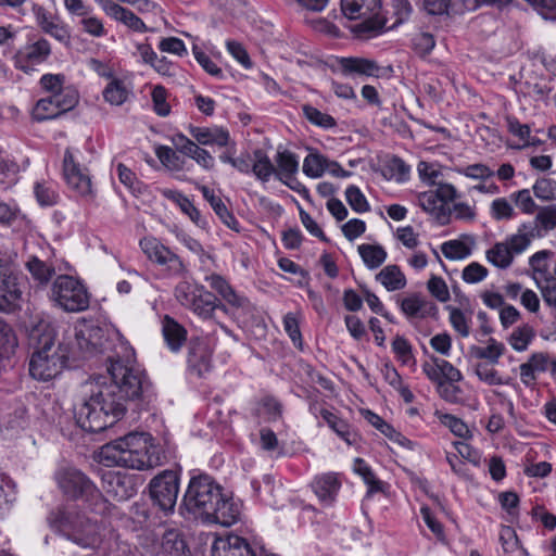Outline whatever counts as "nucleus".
I'll return each mask as SVG.
<instances>
[{
	"label": "nucleus",
	"instance_id": "f257e3e1",
	"mask_svg": "<svg viewBox=\"0 0 556 556\" xmlns=\"http://www.w3.org/2000/svg\"><path fill=\"white\" fill-rule=\"evenodd\" d=\"M119 350L109 358L110 383L96 377L83 386L84 399L75 407V419L85 431L97 433L112 427L125 415L127 401L138 399L149 388L134 349L121 343Z\"/></svg>",
	"mask_w": 556,
	"mask_h": 556
},
{
	"label": "nucleus",
	"instance_id": "f03ea898",
	"mask_svg": "<svg viewBox=\"0 0 556 556\" xmlns=\"http://www.w3.org/2000/svg\"><path fill=\"white\" fill-rule=\"evenodd\" d=\"M98 457L108 467L121 466L135 470H149L161 464L151 435L144 432H130L104 444Z\"/></svg>",
	"mask_w": 556,
	"mask_h": 556
},
{
	"label": "nucleus",
	"instance_id": "7ed1b4c3",
	"mask_svg": "<svg viewBox=\"0 0 556 556\" xmlns=\"http://www.w3.org/2000/svg\"><path fill=\"white\" fill-rule=\"evenodd\" d=\"M38 348L29 361V374L39 381H49L59 376L66 365L68 353L54 343L53 329L48 323L40 321L31 331Z\"/></svg>",
	"mask_w": 556,
	"mask_h": 556
},
{
	"label": "nucleus",
	"instance_id": "20e7f679",
	"mask_svg": "<svg viewBox=\"0 0 556 556\" xmlns=\"http://www.w3.org/2000/svg\"><path fill=\"white\" fill-rule=\"evenodd\" d=\"M48 521L51 527L62 531L67 540L83 548H98L105 536L106 527L102 520H93L71 508L52 511Z\"/></svg>",
	"mask_w": 556,
	"mask_h": 556
},
{
	"label": "nucleus",
	"instance_id": "39448f33",
	"mask_svg": "<svg viewBox=\"0 0 556 556\" xmlns=\"http://www.w3.org/2000/svg\"><path fill=\"white\" fill-rule=\"evenodd\" d=\"M56 481L60 489L68 497H83L92 513L100 516L110 513L111 504L81 471L75 468L61 469L56 472Z\"/></svg>",
	"mask_w": 556,
	"mask_h": 556
},
{
	"label": "nucleus",
	"instance_id": "423d86ee",
	"mask_svg": "<svg viewBox=\"0 0 556 556\" xmlns=\"http://www.w3.org/2000/svg\"><path fill=\"white\" fill-rule=\"evenodd\" d=\"M223 492V488L208 475L194 476L184 494L181 508L192 517L204 520L217 505Z\"/></svg>",
	"mask_w": 556,
	"mask_h": 556
},
{
	"label": "nucleus",
	"instance_id": "0eeeda50",
	"mask_svg": "<svg viewBox=\"0 0 556 556\" xmlns=\"http://www.w3.org/2000/svg\"><path fill=\"white\" fill-rule=\"evenodd\" d=\"M341 10L350 20H359L353 31L359 36L374 37L380 34L387 24L381 15L380 0H341Z\"/></svg>",
	"mask_w": 556,
	"mask_h": 556
},
{
	"label": "nucleus",
	"instance_id": "6e6552de",
	"mask_svg": "<svg viewBox=\"0 0 556 556\" xmlns=\"http://www.w3.org/2000/svg\"><path fill=\"white\" fill-rule=\"evenodd\" d=\"M175 298L184 307L190 309L203 320L213 319L216 309L228 312L227 305L202 285L181 281L175 288Z\"/></svg>",
	"mask_w": 556,
	"mask_h": 556
},
{
	"label": "nucleus",
	"instance_id": "1a4fd4ad",
	"mask_svg": "<svg viewBox=\"0 0 556 556\" xmlns=\"http://www.w3.org/2000/svg\"><path fill=\"white\" fill-rule=\"evenodd\" d=\"M49 299L59 308L78 313L89 307L90 295L86 286L70 275L58 276L50 288Z\"/></svg>",
	"mask_w": 556,
	"mask_h": 556
},
{
	"label": "nucleus",
	"instance_id": "9d476101",
	"mask_svg": "<svg viewBox=\"0 0 556 556\" xmlns=\"http://www.w3.org/2000/svg\"><path fill=\"white\" fill-rule=\"evenodd\" d=\"M139 247L151 263L163 269L166 277L180 278L188 274L187 263L161 239L146 236L140 239Z\"/></svg>",
	"mask_w": 556,
	"mask_h": 556
},
{
	"label": "nucleus",
	"instance_id": "9b49d317",
	"mask_svg": "<svg viewBox=\"0 0 556 556\" xmlns=\"http://www.w3.org/2000/svg\"><path fill=\"white\" fill-rule=\"evenodd\" d=\"M52 54V47L45 37L34 35L13 55L14 67L26 75L38 72Z\"/></svg>",
	"mask_w": 556,
	"mask_h": 556
},
{
	"label": "nucleus",
	"instance_id": "f8f14e48",
	"mask_svg": "<svg viewBox=\"0 0 556 556\" xmlns=\"http://www.w3.org/2000/svg\"><path fill=\"white\" fill-rule=\"evenodd\" d=\"M150 497L164 513H173L179 493V478L173 470H164L149 483Z\"/></svg>",
	"mask_w": 556,
	"mask_h": 556
},
{
	"label": "nucleus",
	"instance_id": "ddd939ff",
	"mask_svg": "<svg viewBox=\"0 0 556 556\" xmlns=\"http://www.w3.org/2000/svg\"><path fill=\"white\" fill-rule=\"evenodd\" d=\"M63 175L67 186L80 197L92 194V184L86 167L81 166L74 152L66 149L63 159Z\"/></svg>",
	"mask_w": 556,
	"mask_h": 556
},
{
	"label": "nucleus",
	"instance_id": "4468645a",
	"mask_svg": "<svg viewBox=\"0 0 556 556\" xmlns=\"http://www.w3.org/2000/svg\"><path fill=\"white\" fill-rule=\"evenodd\" d=\"M311 488L323 506L331 507L337 502L342 488V475L333 471L316 475L311 482Z\"/></svg>",
	"mask_w": 556,
	"mask_h": 556
},
{
	"label": "nucleus",
	"instance_id": "2eb2a0df",
	"mask_svg": "<svg viewBox=\"0 0 556 556\" xmlns=\"http://www.w3.org/2000/svg\"><path fill=\"white\" fill-rule=\"evenodd\" d=\"M242 504L231 494L223 492L217 505L210 510L204 519L207 522L230 527L240 520Z\"/></svg>",
	"mask_w": 556,
	"mask_h": 556
},
{
	"label": "nucleus",
	"instance_id": "dca6fc26",
	"mask_svg": "<svg viewBox=\"0 0 556 556\" xmlns=\"http://www.w3.org/2000/svg\"><path fill=\"white\" fill-rule=\"evenodd\" d=\"M337 71L343 76L356 77H376L382 76V67L371 59L350 56L338 58L336 61Z\"/></svg>",
	"mask_w": 556,
	"mask_h": 556
},
{
	"label": "nucleus",
	"instance_id": "f3484780",
	"mask_svg": "<svg viewBox=\"0 0 556 556\" xmlns=\"http://www.w3.org/2000/svg\"><path fill=\"white\" fill-rule=\"evenodd\" d=\"M66 93L61 98L48 96L39 99L33 108L31 116L37 122L53 119L71 111L78 102L73 101Z\"/></svg>",
	"mask_w": 556,
	"mask_h": 556
},
{
	"label": "nucleus",
	"instance_id": "a211bd4d",
	"mask_svg": "<svg viewBox=\"0 0 556 556\" xmlns=\"http://www.w3.org/2000/svg\"><path fill=\"white\" fill-rule=\"evenodd\" d=\"M75 344L83 354L100 352L104 343V331L101 327L87 323H77L74 327Z\"/></svg>",
	"mask_w": 556,
	"mask_h": 556
},
{
	"label": "nucleus",
	"instance_id": "6ab92c4d",
	"mask_svg": "<svg viewBox=\"0 0 556 556\" xmlns=\"http://www.w3.org/2000/svg\"><path fill=\"white\" fill-rule=\"evenodd\" d=\"M215 344L211 338H195L190 342L188 365L198 376L208 372L212 366V355Z\"/></svg>",
	"mask_w": 556,
	"mask_h": 556
},
{
	"label": "nucleus",
	"instance_id": "aec40b11",
	"mask_svg": "<svg viewBox=\"0 0 556 556\" xmlns=\"http://www.w3.org/2000/svg\"><path fill=\"white\" fill-rule=\"evenodd\" d=\"M208 286L232 308L242 312H249L251 308L250 301L239 294L229 283V281L219 274H211L205 276Z\"/></svg>",
	"mask_w": 556,
	"mask_h": 556
},
{
	"label": "nucleus",
	"instance_id": "412c9836",
	"mask_svg": "<svg viewBox=\"0 0 556 556\" xmlns=\"http://www.w3.org/2000/svg\"><path fill=\"white\" fill-rule=\"evenodd\" d=\"M102 488L106 494L117 501H126L137 493L132 477L115 471L103 473Z\"/></svg>",
	"mask_w": 556,
	"mask_h": 556
},
{
	"label": "nucleus",
	"instance_id": "4be33fe9",
	"mask_svg": "<svg viewBox=\"0 0 556 556\" xmlns=\"http://www.w3.org/2000/svg\"><path fill=\"white\" fill-rule=\"evenodd\" d=\"M212 556H258L257 549L238 535L217 538L212 545Z\"/></svg>",
	"mask_w": 556,
	"mask_h": 556
},
{
	"label": "nucleus",
	"instance_id": "5701e85b",
	"mask_svg": "<svg viewBox=\"0 0 556 556\" xmlns=\"http://www.w3.org/2000/svg\"><path fill=\"white\" fill-rule=\"evenodd\" d=\"M97 3L109 17L124 24L129 29L137 33H146L148 30V27L140 17L115 1L97 0Z\"/></svg>",
	"mask_w": 556,
	"mask_h": 556
},
{
	"label": "nucleus",
	"instance_id": "b1692460",
	"mask_svg": "<svg viewBox=\"0 0 556 556\" xmlns=\"http://www.w3.org/2000/svg\"><path fill=\"white\" fill-rule=\"evenodd\" d=\"M22 298L21 286L17 277L9 269L0 278V311L9 312L14 309Z\"/></svg>",
	"mask_w": 556,
	"mask_h": 556
},
{
	"label": "nucleus",
	"instance_id": "393cba45",
	"mask_svg": "<svg viewBox=\"0 0 556 556\" xmlns=\"http://www.w3.org/2000/svg\"><path fill=\"white\" fill-rule=\"evenodd\" d=\"M190 136L201 146L227 147L230 142L229 131L217 126L199 127L190 125Z\"/></svg>",
	"mask_w": 556,
	"mask_h": 556
},
{
	"label": "nucleus",
	"instance_id": "a878e982",
	"mask_svg": "<svg viewBox=\"0 0 556 556\" xmlns=\"http://www.w3.org/2000/svg\"><path fill=\"white\" fill-rule=\"evenodd\" d=\"M66 78L64 74L58 73H47L43 74L38 85L43 92L49 93V96H55V98H61L63 94L70 96L73 101L78 102V92L75 88L70 85H66Z\"/></svg>",
	"mask_w": 556,
	"mask_h": 556
},
{
	"label": "nucleus",
	"instance_id": "bb28decb",
	"mask_svg": "<svg viewBox=\"0 0 556 556\" xmlns=\"http://www.w3.org/2000/svg\"><path fill=\"white\" fill-rule=\"evenodd\" d=\"M418 205L431 215L440 225H446L451 219V208L443 205L442 201L433 192L428 190L417 195Z\"/></svg>",
	"mask_w": 556,
	"mask_h": 556
},
{
	"label": "nucleus",
	"instance_id": "cd10ccee",
	"mask_svg": "<svg viewBox=\"0 0 556 556\" xmlns=\"http://www.w3.org/2000/svg\"><path fill=\"white\" fill-rule=\"evenodd\" d=\"M160 194L175 203L184 214H186L197 226L204 228L206 220L202 218L200 211L193 205L192 201L182 192L176 189L162 188Z\"/></svg>",
	"mask_w": 556,
	"mask_h": 556
},
{
	"label": "nucleus",
	"instance_id": "c85d7f7f",
	"mask_svg": "<svg viewBox=\"0 0 556 556\" xmlns=\"http://www.w3.org/2000/svg\"><path fill=\"white\" fill-rule=\"evenodd\" d=\"M189 548L177 529H166L159 543L157 556H188Z\"/></svg>",
	"mask_w": 556,
	"mask_h": 556
},
{
	"label": "nucleus",
	"instance_id": "c756f323",
	"mask_svg": "<svg viewBox=\"0 0 556 556\" xmlns=\"http://www.w3.org/2000/svg\"><path fill=\"white\" fill-rule=\"evenodd\" d=\"M200 191L203 198L210 203L215 214L219 217L222 223L226 225L229 229L239 232L241 229L240 223L235 217V215L227 208L224 201L206 186H202L200 188Z\"/></svg>",
	"mask_w": 556,
	"mask_h": 556
},
{
	"label": "nucleus",
	"instance_id": "7c9ffc66",
	"mask_svg": "<svg viewBox=\"0 0 556 556\" xmlns=\"http://www.w3.org/2000/svg\"><path fill=\"white\" fill-rule=\"evenodd\" d=\"M162 333L167 346L173 352H178L187 340V330L168 315L162 319Z\"/></svg>",
	"mask_w": 556,
	"mask_h": 556
},
{
	"label": "nucleus",
	"instance_id": "2f4dec72",
	"mask_svg": "<svg viewBox=\"0 0 556 556\" xmlns=\"http://www.w3.org/2000/svg\"><path fill=\"white\" fill-rule=\"evenodd\" d=\"M538 230L535 226H532V223H522L516 233L509 236L504 242L511 250L513 255L521 254L525 252L529 245L531 244L534 238H538Z\"/></svg>",
	"mask_w": 556,
	"mask_h": 556
},
{
	"label": "nucleus",
	"instance_id": "473e14b6",
	"mask_svg": "<svg viewBox=\"0 0 556 556\" xmlns=\"http://www.w3.org/2000/svg\"><path fill=\"white\" fill-rule=\"evenodd\" d=\"M320 416L329 428L346 444L353 445L357 442L358 435L344 419L338 417L328 409H321Z\"/></svg>",
	"mask_w": 556,
	"mask_h": 556
},
{
	"label": "nucleus",
	"instance_id": "72a5a7b5",
	"mask_svg": "<svg viewBox=\"0 0 556 556\" xmlns=\"http://www.w3.org/2000/svg\"><path fill=\"white\" fill-rule=\"evenodd\" d=\"M553 256V252L548 250H542L535 252L529 258V266L532 270V278L536 283L554 278V270H551V257Z\"/></svg>",
	"mask_w": 556,
	"mask_h": 556
},
{
	"label": "nucleus",
	"instance_id": "f704fd0d",
	"mask_svg": "<svg viewBox=\"0 0 556 556\" xmlns=\"http://www.w3.org/2000/svg\"><path fill=\"white\" fill-rule=\"evenodd\" d=\"M376 280L389 292L402 290L407 285L406 277L397 265H387L383 267L377 274Z\"/></svg>",
	"mask_w": 556,
	"mask_h": 556
},
{
	"label": "nucleus",
	"instance_id": "c9c22d12",
	"mask_svg": "<svg viewBox=\"0 0 556 556\" xmlns=\"http://www.w3.org/2000/svg\"><path fill=\"white\" fill-rule=\"evenodd\" d=\"M252 488L270 506H279V495L282 492L281 485L276 484L270 475H264L261 481H252Z\"/></svg>",
	"mask_w": 556,
	"mask_h": 556
},
{
	"label": "nucleus",
	"instance_id": "e433bc0d",
	"mask_svg": "<svg viewBox=\"0 0 556 556\" xmlns=\"http://www.w3.org/2000/svg\"><path fill=\"white\" fill-rule=\"evenodd\" d=\"M102 94L105 102L118 106L128 100L131 89L124 80L112 78L103 89Z\"/></svg>",
	"mask_w": 556,
	"mask_h": 556
},
{
	"label": "nucleus",
	"instance_id": "4c0bfd02",
	"mask_svg": "<svg viewBox=\"0 0 556 556\" xmlns=\"http://www.w3.org/2000/svg\"><path fill=\"white\" fill-rule=\"evenodd\" d=\"M401 311L407 318H424L433 307L418 294H410L401 301Z\"/></svg>",
	"mask_w": 556,
	"mask_h": 556
},
{
	"label": "nucleus",
	"instance_id": "58836bf2",
	"mask_svg": "<svg viewBox=\"0 0 556 556\" xmlns=\"http://www.w3.org/2000/svg\"><path fill=\"white\" fill-rule=\"evenodd\" d=\"M251 173L263 184L269 181L273 176L275 177L276 167L268 155L261 149H256L253 152Z\"/></svg>",
	"mask_w": 556,
	"mask_h": 556
},
{
	"label": "nucleus",
	"instance_id": "ea45409f",
	"mask_svg": "<svg viewBox=\"0 0 556 556\" xmlns=\"http://www.w3.org/2000/svg\"><path fill=\"white\" fill-rule=\"evenodd\" d=\"M532 223L536 227L538 238L544 237L556 228V204L545 205L538 208Z\"/></svg>",
	"mask_w": 556,
	"mask_h": 556
},
{
	"label": "nucleus",
	"instance_id": "a19ab883",
	"mask_svg": "<svg viewBox=\"0 0 556 556\" xmlns=\"http://www.w3.org/2000/svg\"><path fill=\"white\" fill-rule=\"evenodd\" d=\"M534 339V328L529 324H523L511 331L507 338V342L514 351L521 353L528 350Z\"/></svg>",
	"mask_w": 556,
	"mask_h": 556
},
{
	"label": "nucleus",
	"instance_id": "79ce46f5",
	"mask_svg": "<svg viewBox=\"0 0 556 556\" xmlns=\"http://www.w3.org/2000/svg\"><path fill=\"white\" fill-rule=\"evenodd\" d=\"M506 348L503 342L494 338H489L484 346H472L471 352L475 357L486 359L490 364L496 365L504 355Z\"/></svg>",
	"mask_w": 556,
	"mask_h": 556
},
{
	"label": "nucleus",
	"instance_id": "37998d69",
	"mask_svg": "<svg viewBox=\"0 0 556 556\" xmlns=\"http://www.w3.org/2000/svg\"><path fill=\"white\" fill-rule=\"evenodd\" d=\"M353 471L362 477L368 486V494L383 491L384 483L376 477L371 467L363 458L357 457L354 459Z\"/></svg>",
	"mask_w": 556,
	"mask_h": 556
},
{
	"label": "nucleus",
	"instance_id": "c03bdc74",
	"mask_svg": "<svg viewBox=\"0 0 556 556\" xmlns=\"http://www.w3.org/2000/svg\"><path fill=\"white\" fill-rule=\"evenodd\" d=\"M277 164L275 178L279 181L290 176H295L299 170V161L290 151L278 152L275 156Z\"/></svg>",
	"mask_w": 556,
	"mask_h": 556
},
{
	"label": "nucleus",
	"instance_id": "a18cd8bd",
	"mask_svg": "<svg viewBox=\"0 0 556 556\" xmlns=\"http://www.w3.org/2000/svg\"><path fill=\"white\" fill-rule=\"evenodd\" d=\"M34 194L41 206H53L60 200L58 185L53 181H37L34 186Z\"/></svg>",
	"mask_w": 556,
	"mask_h": 556
},
{
	"label": "nucleus",
	"instance_id": "49530a36",
	"mask_svg": "<svg viewBox=\"0 0 556 556\" xmlns=\"http://www.w3.org/2000/svg\"><path fill=\"white\" fill-rule=\"evenodd\" d=\"M328 157L316 150H312L303 161V173L313 179L320 178L327 169Z\"/></svg>",
	"mask_w": 556,
	"mask_h": 556
},
{
	"label": "nucleus",
	"instance_id": "de8ad7c7",
	"mask_svg": "<svg viewBox=\"0 0 556 556\" xmlns=\"http://www.w3.org/2000/svg\"><path fill=\"white\" fill-rule=\"evenodd\" d=\"M358 253L369 269H376L387 260V251L378 244L364 243L358 245Z\"/></svg>",
	"mask_w": 556,
	"mask_h": 556
},
{
	"label": "nucleus",
	"instance_id": "09e8293b",
	"mask_svg": "<svg viewBox=\"0 0 556 556\" xmlns=\"http://www.w3.org/2000/svg\"><path fill=\"white\" fill-rule=\"evenodd\" d=\"M488 262L495 267L505 269L513 263L514 255L505 242H497L485 253Z\"/></svg>",
	"mask_w": 556,
	"mask_h": 556
},
{
	"label": "nucleus",
	"instance_id": "8fccbe9b",
	"mask_svg": "<svg viewBox=\"0 0 556 556\" xmlns=\"http://www.w3.org/2000/svg\"><path fill=\"white\" fill-rule=\"evenodd\" d=\"M448 320L453 329L462 337L467 338L470 334L472 323V313L465 312L456 307L448 308Z\"/></svg>",
	"mask_w": 556,
	"mask_h": 556
},
{
	"label": "nucleus",
	"instance_id": "3c124183",
	"mask_svg": "<svg viewBox=\"0 0 556 556\" xmlns=\"http://www.w3.org/2000/svg\"><path fill=\"white\" fill-rule=\"evenodd\" d=\"M16 500V486L13 480L0 472V515L9 511Z\"/></svg>",
	"mask_w": 556,
	"mask_h": 556
},
{
	"label": "nucleus",
	"instance_id": "603ef678",
	"mask_svg": "<svg viewBox=\"0 0 556 556\" xmlns=\"http://www.w3.org/2000/svg\"><path fill=\"white\" fill-rule=\"evenodd\" d=\"M16 345V339L14 337L12 328L0 319V372L3 370L5 359L13 352Z\"/></svg>",
	"mask_w": 556,
	"mask_h": 556
},
{
	"label": "nucleus",
	"instance_id": "864d4df0",
	"mask_svg": "<svg viewBox=\"0 0 556 556\" xmlns=\"http://www.w3.org/2000/svg\"><path fill=\"white\" fill-rule=\"evenodd\" d=\"M490 216L496 222L511 220L517 213L511 202L504 197L494 199L490 204Z\"/></svg>",
	"mask_w": 556,
	"mask_h": 556
},
{
	"label": "nucleus",
	"instance_id": "5fc2aeb1",
	"mask_svg": "<svg viewBox=\"0 0 556 556\" xmlns=\"http://www.w3.org/2000/svg\"><path fill=\"white\" fill-rule=\"evenodd\" d=\"M505 123H506L508 132L519 140V144L516 146L515 148L516 149L527 148V143L531 136L530 125L520 123V121L513 115H507L505 117Z\"/></svg>",
	"mask_w": 556,
	"mask_h": 556
},
{
	"label": "nucleus",
	"instance_id": "6e6d98bb",
	"mask_svg": "<svg viewBox=\"0 0 556 556\" xmlns=\"http://www.w3.org/2000/svg\"><path fill=\"white\" fill-rule=\"evenodd\" d=\"M454 172L458 175L465 176L466 178L478 181H488L494 176V170L483 163L457 166L454 168Z\"/></svg>",
	"mask_w": 556,
	"mask_h": 556
},
{
	"label": "nucleus",
	"instance_id": "4d7b16f0",
	"mask_svg": "<svg viewBox=\"0 0 556 556\" xmlns=\"http://www.w3.org/2000/svg\"><path fill=\"white\" fill-rule=\"evenodd\" d=\"M26 268L31 277L40 285H46L54 275V267L46 264L36 256L29 257L26 262Z\"/></svg>",
	"mask_w": 556,
	"mask_h": 556
},
{
	"label": "nucleus",
	"instance_id": "13d9d810",
	"mask_svg": "<svg viewBox=\"0 0 556 556\" xmlns=\"http://www.w3.org/2000/svg\"><path fill=\"white\" fill-rule=\"evenodd\" d=\"M155 155L167 169L172 172L184 169L185 161L170 147L157 146L155 148Z\"/></svg>",
	"mask_w": 556,
	"mask_h": 556
},
{
	"label": "nucleus",
	"instance_id": "bf43d9fd",
	"mask_svg": "<svg viewBox=\"0 0 556 556\" xmlns=\"http://www.w3.org/2000/svg\"><path fill=\"white\" fill-rule=\"evenodd\" d=\"M302 110L306 119L315 126L324 129H331L337 126V122L331 115L324 113L312 105H304Z\"/></svg>",
	"mask_w": 556,
	"mask_h": 556
},
{
	"label": "nucleus",
	"instance_id": "052dcab7",
	"mask_svg": "<svg viewBox=\"0 0 556 556\" xmlns=\"http://www.w3.org/2000/svg\"><path fill=\"white\" fill-rule=\"evenodd\" d=\"M440 421L443 426L450 429V431L460 439L469 440L473 433L469 427L460 419L451 414H444L440 417Z\"/></svg>",
	"mask_w": 556,
	"mask_h": 556
},
{
	"label": "nucleus",
	"instance_id": "680f3d73",
	"mask_svg": "<svg viewBox=\"0 0 556 556\" xmlns=\"http://www.w3.org/2000/svg\"><path fill=\"white\" fill-rule=\"evenodd\" d=\"M345 200L351 208L356 213L362 214L370 211L369 202L357 186L351 185L346 187Z\"/></svg>",
	"mask_w": 556,
	"mask_h": 556
},
{
	"label": "nucleus",
	"instance_id": "e2e57ef3",
	"mask_svg": "<svg viewBox=\"0 0 556 556\" xmlns=\"http://www.w3.org/2000/svg\"><path fill=\"white\" fill-rule=\"evenodd\" d=\"M452 444L463 460L468 462L475 467H480L482 465L481 451L467 443L466 440L454 441Z\"/></svg>",
	"mask_w": 556,
	"mask_h": 556
},
{
	"label": "nucleus",
	"instance_id": "0e129e2a",
	"mask_svg": "<svg viewBox=\"0 0 556 556\" xmlns=\"http://www.w3.org/2000/svg\"><path fill=\"white\" fill-rule=\"evenodd\" d=\"M477 377L489 386L507 384L508 380L504 379L500 372L488 364L479 363L475 367Z\"/></svg>",
	"mask_w": 556,
	"mask_h": 556
},
{
	"label": "nucleus",
	"instance_id": "69168bd1",
	"mask_svg": "<svg viewBox=\"0 0 556 556\" xmlns=\"http://www.w3.org/2000/svg\"><path fill=\"white\" fill-rule=\"evenodd\" d=\"M533 194L541 201L556 199V181L549 178L538 179L532 186Z\"/></svg>",
	"mask_w": 556,
	"mask_h": 556
},
{
	"label": "nucleus",
	"instance_id": "338daca9",
	"mask_svg": "<svg viewBox=\"0 0 556 556\" xmlns=\"http://www.w3.org/2000/svg\"><path fill=\"white\" fill-rule=\"evenodd\" d=\"M80 16L81 18L79 21V25L84 33L96 38H100L106 35V29L101 18L94 15H90L88 12Z\"/></svg>",
	"mask_w": 556,
	"mask_h": 556
},
{
	"label": "nucleus",
	"instance_id": "774afa93",
	"mask_svg": "<svg viewBox=\"0 0 556 556\" xmlns=\"http://www.w3.org/2000/svg\"><path fill=\"white\" fill-rule=\"evenodd\" d=\"M392 351L403 365L414 363L412 344L403 336H396L392 341Z\"/></svg>",
	"mask_w": 556,
	"mask_h": 556
}]
</instances>
